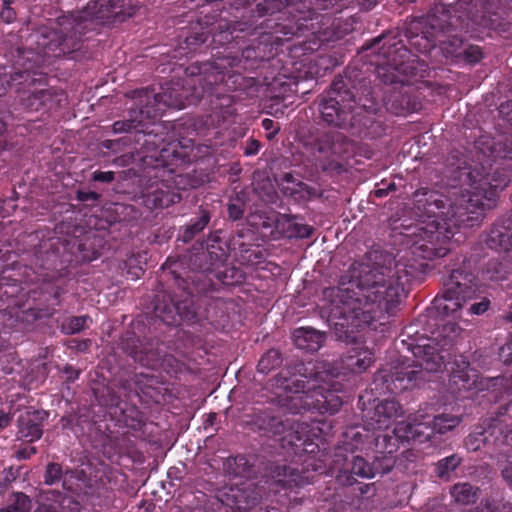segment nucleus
<instances>
[{"label":"nucleus","instance_id":"49530a36","mask_svg":"<svg viewBox=\"0 0 512 512\" xmlns=\"http://www.w3.org/2000/svg\"><path fill=\"white\" fill-rule=\"evenodd\" d=\"M504 479L512 485V462H510L502 471Z\"/></svg>","mask_w":512,"mask_h":512},{"label":"nucleus","instance_id":"ddd939ff","mask_svg":"<svg viewBox=\"0 0 512 512\" xmlns=\"http://www.w3.org/2000/svg\"><path fill=\"white\" fill-rule=\"evenodd\" d=\"M472 275L461 272L450 274V302L454 300L456 309L461 308L463 303L475 293Z\"/></svg>","mask_w":512,"mask_h":512},{"label":"nucleus","instance_id":"cd10ccee","mask_svg":"<svg viewBox=\"0 0 512 512\" xmlns=\"http://www.w3.org/2000/svg\"><path fill=\"white\" fill-rule=\"evenodd\" d=\"M224 469L228 474L244 477L248 474L249 468L246 458L239 456L227 459L224 463Z\"/></svg>","mask_w":512,"mask_h":512},{"label":"nucleus","instance_id":"79ce46f5","mask_svg":"<svg viewBox=\"0 0 512 512\" xmlns=\"http://www.w3.org/2000/svg\"><path fill=\"white\" fill-rule=\"evenodd\" d=\"M99 194L96 192H78V199L80 201H96L99 199Z\"/></svg>","mask_w":512,"mask_h":512},{"label":"nucleus","instance_id":"1a4fd4ad","mask_svg":"<svg viewBox=\"0 0 512 512\" xmlns=\"http://www.w3.org/2000/svg\"><path fill=\"white\" fill-rule=\"evenodd\" d=\"M352 151L353 143L339 132L323 134L310 145L311 155L323 169L338 163Z\"/></svg>","mask_w":512,"mask_h":512},{"label":"nucleus","instance_id":"4c0bfd02","mask_svg":"<svg viewBox=\"0 0 512 512\" xmlns=\"http://www.w3.org/2000/svg\"><path fill=\"white\" fill-rule=\"evenodd\" d=\"M93 179L95 181H99V182L110 183L114 180V173L112 171H106V172L98 171V172L94 173Z\"/></svg>","mask_w":512,"mask_h":512},{"label":"nucleus","instance_id":"e433bc0d","mask_svg":"<svg viewBox=\"0 0 512 512\" xmlns=\"http://www.w3.org/2000/svg\"><path fill=\"white\" fill-rule=\"evenodd\" d=\"M262 127L266 131H271L267 135L268 139H272L278 133V131L280 129L279 126L278 125L276 126V123L272 119H269V118H265L262 120Z\"/></svg>","mask_w":512,"mask_h":512},{"label":"nucleus","instance_id":"72a5a7b5","mask_svg":"<svg viewBox=\"0 0 512 512\" xmlns=\"http://www.w3.org/2000/svg\"><path fill=\"white\" fill-rule=\"evenodd\" d=\"M62 470L61 466L56 463H49L45 472V483L52 485L58 482L61 478Z\"/></svg>","mask_w":512,"mask_h":512},{"label":"nucleus","instance_id":"37998d69","mask_svg":"<svg viewBox=\"0 0 512 512\" xmlns=\"http://www.w3.org/2000/svg\"><path fill=\"white\" fill-rule=\"evenodd\" d=\"M447 295H448V292L444 291L440 298H436L435 299V306H434V308L436 310L440 311L442 309L443 312H445V310L447 308V305L445 304V302L447 300Z\"/></svg>","mask_w":512,"mask_h":512},{"label":"nucleus","instance_id":"9b49d317","mask_svg":"<svg viewBox=\"0 0 512 512\" xmlns=\"http://www.w3.org/2000/svg\"><path fill=\"white\" fill-rule=\"evenodd\" d=\"M262 496V489L249 482L242 487L236 485L228 488L221 494L220 500L232 509L245 512L257 505Z\"/></svg>","mask_w":512,"mask_h":512},{"label":"nucleus","instance_id":"9d476101","mask_svg":"<svg viewBox=\"0 0 512 512\" xmlns=\"http://www.w3.org/2000/svg\"><path fill=\"white\" fill-rule=\"evenodd\" d=\"M140 102L146 101L145 110L148 118L159 116L167 107L183 109L186 106L184 91L180 84L170 83L162 88V92L151 95L148 91L139 92Z\"/></svg>","mask_w":512,"mask_h":512},{"label":"nucleus","instance_id":"a19ab883","mask_svg":"<svg viewBox=\"0 0 512 512\" xmlns=\"http://www.w3.org/2000/svg\"><path fill=\"white\" fill-rule=\"evenodd\" d=\"M259 149H260V143L257 140L252 139L247 143V145L245 147V154L248 156L255 155L258 153Z\"/></svg>","mask_w":512,"mask_h":512},{"label":"nucleus","instance_id":"5701e85b","mask_svg":"<svg viewBox=\"0 0 512 512\" xmlns=\"http://www.w3.org/2000/svg\"><path fill=\"white\" fill-rule=\"evenodd\" d=\"M144 110L145 107L141 106L137 113L135 111H131L130 118L128 120L117 121L113 124V131L115 133H123L136 128L137 125L141 124L145 119H149L146 116V113H142Z\"/></svg>","mask_w":512,"mask_h":512},{"label":"nucleus","instance_id":"de8ad7c7","mask_svg":"<svg viewBox=\"0 0 512 512\" xmlns=\"http://www.w3.org/2000/svg\"><path fill=\"white\" fill-rule=\"evenodd\" d=\"M1 18L3 20H5L6 22H11L12 19L14 18V12L12 11V9L10 8H4L2 11H1Z\"/></svg>","mask_w":512,"mask_h":512},{"label":"nucleus","instance_id":"a878e982","mask_svg":"<svg viewBox=\"0 0 512 512\" xmlns=\"http://www.w3.org/2000/svg\"><path fill=\"white\" fill-rule=\"evenodd\" d=\"M476 494L477 491L467 483L455 485L452 491L455 502L462 505L474 502Z\"/></svg>","mask_w":512,"mask_h":512},{"label":"nucleus","instance_id":"a18cd8bd","mask_svg":"<svg viewBox=\"0 0 512 512\" xmlns=\"http://www.w3.org/2000/svg\"><path fill=\"white\" fill-rule=\"evenodd\" d=\"M11 422V417L8 413L0 411V429L7 427Z\"/></svg>","mask_w":512,"mask_h":512},{"label":"nucleus","instance_id":"09e8293b","mask_svg":"<svg viewBox=\"0 0 512 512\" xmlns=\"http://www.w3.org/2000/svg\"><path fill=\"white\" fill-rule=\"evenodd\" d=\"M36 453V449L34 447H31L29 449H24L22 451L18 452V455L20 458H27L30 457L32 454Z\"/></svg>","mask_w":512,"mask_h":512},{"label":"nucleus","instance_id":"c756f323","mask_svg":"<svg viewBox=\"0 0 512 512\" xmlns=\"http://www.w3.org/2000/svg\"><path fill=\"white\" fill-rule=\"evenodd\" d=\"M181 309V304L178 301L173 300V307L162 309L161 306L157 305L155 307V312L163 322L168 325H172L176 323V314L181 315Z\"/></svg>","mask_w":512,"mask_h":512},{"label":"nucleus","instance_id":"c9c22d12","mask_svg":"<svg viewBox=\"0 0 512 512\" xmlns=\"http://www.w3.org/2000/svg\"><path fill=\"white\" fill-rule=\"evenodd\" d=\"M433 430L439 434H444L448 431V418L445 415L436 416L433 420Z\"/></svg>","mask_w":512,"mask_h":512},{"label":"nucleus","instance_id":"f03ea898","mask_svg":"<svg viewBox=\"0 0 512 512\" xmlns=\"http://www.w3.org/2000/svg\"><path fill=\"white\" fill-rule=\"evenodd\" d=\"M394 276L363 264L353 267L348 283L342 277L337 288L326 291L327 296L335 297L332 309L333 317L338 319L335 326L348 334L390 313L404 291L400 277L394 280Z\"/></svg>","mask_w":512,"mask_h":512},{"label":"nucleus","instance_id":"2eb2a0df","mask_svg":"<svg viewBox=\"0 0 512 512\" xmlns=\"http://www.w3.org/2000/svg\"><path fill=\"white\" fill-rule=\"evenodd\" d=\"M401 415L399 404L394 400H384L376 405L369 425L374 430H386L391 427L394 419Z\"/></svg>","mask_w":512,"mask_h":512},{"label":"nucleus","instance_id":"f3484780","mask_svg":"<svg viewBox=\"0 0 512 512\" xmlns=\"http://www.w3.org/2000/svg\"><path fill=\"white\" fill-rule=\"evenodd\" d=\"M455 365L457 367L456 370L453 371V376L450 374V381L453 378L454 384H458V381L456 378L461 380L463 382L462 387L464 389H483L484 386V379L479 378L477 372L473 369H468V362L466 361L465 357L460 356V361H455Z\"/></svg>","mask_w":512,"mask_h":512},{"label":"nucleus","instance_id":"bb28decb","mask_svg":"<svg viewBox=\"0 0 512 512\" xmlns=\"http://www.w3.org/2000/svg\"><path fill=\"white\" fill-rule=\"evenodd\" d=\"M282 363L281 354L276 349L269 350L258 363V371L263 374L269 373Z\"/></svg>","mask_w":512,"mask_h":512},{"label":"nucleus","instance_id":"7c9ffc66","mask_svg":"<svg viewBox=\"0 0 512 512\" xmlns=\"http://www.w3.org/2000/svg\"><path fill=\"white\" fill-rule=\"evenodd\" d=\"M483 57L482 50L479 46L469 45L462 52L454 55L455 59H462L468 64H475Z\"/></svg>","mask_w":512,"mask_h":512},{"label":"nucleus","instance_id":"58836bf2","mask_svg":"<svg viewBox=\"0 0 512 512\" xmlns=\"http://www.w3.org/2000/svg\"><path fill=\"white\" fill-rule=\"evenodd\" d=\"M488 307H489V301L483 300L479 303H475V304L471 305L470 311L472 314L480 315V314L486 312Z\"/></svg>","mask_w":512,"mask_h":512},{"label":"nucleus","instance_id":"412c9836","mask_svg":"<svg viewBox=\"0 0 512 512\" xmlns=\"http://www.w3.org/2000/svg\"><path fill=\"white\" fill-rule=\"evenodd\" d=\"M30 94L23 99L24 104L31 110H39L41 107H47L53 109L59 105L61 99L60 95L56 94L52 89H35L30 91Z\"/></svg>","mask_w":512,"mask_h":512},{"label":"nucleus","instance_id":"423d86ee","mask_svg":"<svg viewBox=\"0 0 512 512\" xmlns=\"http://www.w3.org/2000/svg\"><path fill=\"white\" fill-rule=\"evenodd\" d=\"M366 108V104L356 103L354 95L345 89L342 80L333 82L331 89L319 104L323 120L329 125L343 128L353 127L359 123L358 117Z\"/></svg>","mask_w":512,"mask_h":512},{"label":"nucleus","instance_id":"6ab92c4d","mask_svg":"<svg viewBox=\"0 0 512 512\" xmlns=\"http://www.w3.org/2000/svg\"><path fill=\"white\" fill-rule=\"evenodd\" d=\"M343 361L351 372L362 373L372 365L374 357L368 348L355 347L348 352Z\"/></svg>","mask_w":512,"mask_h":512},{"label":"nucleus","instance_id":"aec40b11","mask_svg":"<svg viewBox=\"0 0 512 512\" xmlns=\"http://www.w3.org/2000/svg\"><path fill=\"white\" fill-rule=\"evenodd\" d=\"M422 371L410 367H404L393 374L388 389L392 393H399L418 384L422 379Z\"/></svg>","mask_w":512,"mask_h":512},{"label":"nucleus","instance_id":"8fccbe9b","mask_svg":"<svg viewBox=\"0 0 512 512\" xmlns=\"http://www.w3.org/2000/svg\"><path fill=\"white\" fill-rule=\"evenodd\" d=\"M485 139L486 138H482L479 141H477V143H476L477 148L481 149L483 154H486V151L481 148V145L485 143Z\"/></svg>","mask_w":512,"mask_h":512},{"label":"nucleus","instance_id":"4d7b16f0","mask_svg":"<svg viewBox=\"0 0 512 512\" xmlns=\"http://www.w3.org/2000/svg\"><path fill=\"white\" fill-rule=\"evenodd\" d=\"M467 445L469 446V448L474 449V450H477L479 448L478 445L477 446H473L470 443H468Z\"/></svg>","mask_w":512,"mask_h":512},{"label":"nucleus","instance_id":"c03bdc74","mask_svg":"<svg viewBox=\"0 0 512 512\" xmlns=\"http://www.w3.org/2000/svg\"><path fill=\"white\" fill-rule=\"evenodd\" d=\"M447 468H448V457L443 458L439 462V465H438V468H437L439 477H441V478L446 477V475H447Z\"/></svg>","mask_w":512,"mask_h":512},{"label":"nucleus","instance_id":"5fc2aeb1","mask_svg":"<svg viewBox=\"0 0 512 512\" xmlns=\"http://www.w3.org/2000/svg\"><path fill=\"white\" fill-rule=\"evenodd\" d=\"M315 0H305L304 3H308L309 6L313 5Z\"/></svg>","mask_w":512,"mask_h":512},{"label":"nucleus","instance_id":"393cba45","mask_svg":"<svg viewBox=\"0 0 512 512\" xmlns=\"http://www.w3.org/2000/svg\"><path fill=\"white\" fill-rule=\"evenodd\" d=\"M210 215L206 211H202V214L199 218L194 220L191 224L187 225L182 234V240L184 242H188L192 240V238L201 232L209 223Z\"/></svg>","mask_w":512,"mask_h":512},{"label":"nucleus","instance_id":"6e6552de","mask_svg":"<svg viewBox=\"0 0 512 512\" xmlns=\"http://www.w3.org/2000/svg\"><path fill=\"white\" fill-rule=\"evenodd\" d=\"M448 332L446 326L432 333L430 337L421 338L409 344L416 365L429 372H438L446 367L448 356Z\"/></svg>","mask_w":512,"mask_h":512},{"label":"nucleus","instance_id":"473e14b6","mask_svg":"<svg viewBox=\"0 0 512 512\" xmlns=\"http://www.w3.org/2000/svg\"><path fill=\"white\" fill-rule=\"evenodd\" d=\"M88 321H91L88 316H79L71 318L67 325L65 326V329L68 333H78L85 327H87Z\"/></svg>","mask_w":512,"mask_h":512},{"label":"nucleus","instance_id":"603ef678","mask_svg":"<svg viewBox=\"0 0 512 512\" xmlns=\"http://www.w3.org/2000/svg\"><path fill=\"white\" fill-rule=\"evenodd\" d=\"M498 273H499V271H498V270H496V274H495V275H494V274H492V275L490 276V279H492V280H499V279H501V277L497 275Z\"/></svg>","mask_w":512,"mask_h":512},{"label":"nucleus","instance_id":"7ed1b4c3","mask_svg":"<svg viewBox=\"0 0 512 512\" xmlns=\"http://www.w3.org/2000/svg\"><path fill=\"white\" fill-rule=\"evenodd\" d=\"M324 366H314V369L305 368L313 376L303 373L290 377L280 375L275 379L277 405L279 409L289 413H300L302 410L315 409L319 412L334 413L341 406V400L336 395L340 385L333 380V376Z\"/></svg>","mask_w":512,"mask_h":512},{"label":"nucleus","instance_id":"4468645a","mask_svg":"<svg viewBox=\"0 0 512 512\" xmlns=\"http://www.w3.org/2000/svg\"><path fill=\"white\" fill-rule=\"evenodd\" d=\"M271 482L283 489H293L309 483L310 478L300 473L297 468L282 465L271 471Z\"/></svg>","mask_w":512,"mask_h":512},{"label":"nucleus","instance_id":"a211bd4d","mask_svg":"<svg viewBox=\"0 0 512 512\" xmlns=\"http://www.w3.org/2000/svg\"><path fill=\"white\" fill-rule=\"evenodd\" d=\"M325 335L313 328H298L293 332V341L297 348L316 352L323 345Z\"/></svg>","mask_w":512,"mask_h":512},{"label":"nucleus","instance_id":"20e7f679","mask_svg":"<svg viewBox=\"0 0 512 512\" xmlns=\"http://www.w3.org/2000/svg\"><path fill=\"white\" fill-rule=\"evenodd\" d=\"M459 179L461 188L457 190L453 186V224L471 228L480 223L485 209L495 205L498 192L508 185L509 179L503 173L482 175L477 170L466 169L459 171Z\"/></svg>","mask_w":512,"mask_h":512},{"label":"nucleus","instance_id":"c85d7f7f","mask_svg":"<svg viewBox=\"0 0 512 512\" xmlns=\"http://www.w3.org/2000/svg\"><path fill=\"white\" fill-rule=\"evenodd\" d=\"M351 472L362 478H373L376 475L375 467L360 456L353 458Z\"/></svg>","mask_w":512,"mask_h":512},{"label":"nucleus","instance_id":"f704fd0d","mask_svg":"<svg viewBox=\"0 0 512 512\" xmlns=\"http://www.w3.org/2000/svg\"><path fill=\"white\" fill-rule=\"evenodd\" d=\"M228 213H229V217L232 220H239L240 218H242L243 213H244L243 203L240 202L239 200L229 203Z\"/></svg>","mask_w":512,"mask_h":512},{"label":"nucleus","instance_id":"2f4dec72","mask_svg":"<svg viewBox=\"0 0 512 512\" xmlns=\"http://www.w3.org/2000/svg\"><path fill=\"white\" fill-rule=\"evenodd\" d=\"M313 228L307 224L289 221L288 222V236L308 238L311 236Z\"/></svg>","mask_w":512,"mask_h":512},{"label":"nucleus","instance_id":"0eeeda50","mask_svg":"<svg viewBox=\"0 0 512 512\" xmlns=\"http://www.w3.org/2000/svg\"><path fill=\"white\" fill-rule=\"evenodd\" d=\"M385 39L375 62L378 77L385 84L408 83L415 70L409 51L401 40Z\"/></svg>","mask_w":512,"mask_h":512},{"label":"nucleus","instance_id":"13d9d810","mask_svg":"<svg viewBox=\"0 0 512 512\" xmlns=\"http://www.w3.org/2000/svg\"><path fill=\"white\" fill-rule=\"evenodd\" d=\"M374 42H380V39L379 38H375Z\"/></svg>","mask_w":512,"mask_h":512},{"label":"nucleus","instance_id":"864d4df0","mask_svg":"<svg viewBox=\"0 0 512 512\" xmlns=\"http://www.w3.org/2000/svg\"><path fill=\"white\" fill-rule=\"evenodd\" d=\"M5 131V123L0 120V134H2Z\"/></svg>","mask_w":512,"mask_h":512},{"label":"nucleus","instance_id":"3c124183","mask_svg":"<svg viewBox=\"0 0 512 512\" xmlns=\"http://www.w3.org/2000/svg\"><path fill=\"white\" fill-rule=\"evenodd\" d=\"M375 194H376V196H378V197H383V196H385V195H386V191H385L384 189H377V190L375 191Z\"/></svg>","mask_w":512,"mask_h":512},{"label":"nucleus","instance_id":"4be33fe9","mask_svg":"<svg viewBox=\"0 0 512 512\" xmlns=\"http://www.w3.org/2000/svg\"><path fill=\"white\" fill-rule=\"evenodd\" d=\"M171 201L169 194L158 185L155 188L151 187L143 194V203L149 209L168 206Z\"/></svg>","mask_w":512,"mask_h":512},{"label":"nucleus","instance_id":"6e6d98bb","mask_svg":"<svg viewBox=\"0 0 512 512\" xmlns=\"http://www.w3.org/2000/svg\"><path fill=\"white\" fill-rule=\"evenodd\" d=\"M499 380H500V378L496 377V378L490 380L489 382H493V385H495L496 382H498Z\"/></svg>","mask_w":512,"mask_h":512},{"label":"nucleus","instance_id":"ea45409f","mask_svg":"<svg viewBox=\"0 0 512 512\" xmlns=\"http://www.w3.org/2000/svg\"><path fill=\"white\" fill-rule=\"evenodd\" d=\"M135 359L141 362L145 366H153V361L156 359V355L151 352H147L145 356L141 354H135Z\"/></svg>","mask_w":512,"mask_h":512},{"label":"nucleus","instance_id":"39448f33","mask_svg":"<svg viewBox=\"0 0 512 512\" xmlns=\"http://www.w3.org/2000/svg\"><path fill=\"white\" fill-rule=\"evenodd\" d=\"M259 429L282 435L281 443L283 448H291L295 454L301 455L304 452H313V438L318 436L320 431L319 423L308 424L305 422H292L282 420L268 411L259 413L255 421Z\"/></svg>","mask_w":512,"mask_h":512},{"label":"nucleus","instance_id":"dca6fc26","mask_svg":"<svg viewBox=\"0 0 512 512\" xmlns=\"http://www.w3.org/2000/svg\"><path fill=\"white\" fill-rule=\"evenodd\" d=\"M42 413L38 411H27L18 419L19 434L29 442L41 438L43 429L41 424Z\"/></svg>","mask_w":512,"mask_h":512},{"label":"nucleus","instance_id":"f257e3e1","mask_svg":"<svg viewBox=\"0 0 512 512\" xmlns=\"http://www.w3.org/2000/svg\"><path fill=\"white\" fill-rule=\"evenodd\" d=\"M121 0H94L80 11L64 15L49 27H42L32 35L37 47L18 52L17 71L8 72L0 67V96L8 88L17 92L41 80L37 73L50 57H61L81 47L82 36L91 28L93 21L105 22L121 14Z\"/></svg>","mask_w":512,"mask_h":512},{"label":"nucleus","instance_id":"f8f14e48","mask_svg":"<svg viewBox=\"0 0 512 512\" xmlns=\"http://www.w3.org/2000/svg\"><path fill=\"white\" fill-rule=\"evenodd\" d=\"M426 24H429L431 28L436 29L437 27L441 28V23L439 19L436 17V14H429L426 18H416L411 20L409 26L407 27V38L412 47L422 53H426L430 51L435 46V41L429 38L426 34H414L413 32H417L419 29H425Z\"/></svg>","mask_w":512,"mask_h":512},{"label":"nucleus","instance_id":"b1692460","mask_svg":"<svg viewBox=\"0 0 512 512\" xmlns=\"http://www.w3.org/2000/svg\"><path fill=\"white\" fill-rule=\"evenodd\" d=\"M31 509V501L23 493H14L8 499L6 507L2 508L0 512H29Z\"/></svg>","mask_w":512,"mask_h":512}]
</instances>
